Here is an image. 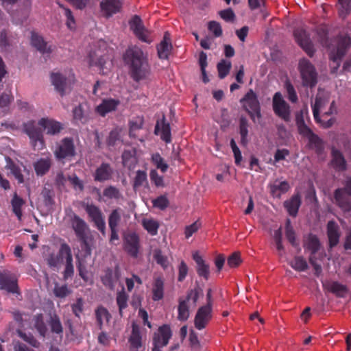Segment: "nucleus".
<instances>
[{
	"mask_svg": "<svg viewBox=\"0 0 351 351\" xmlns=\"http://www.w3.org/2000/svg\"><path fill=\"white\" fill-rule=\"evenodd\" d=\"M51 80L56 90L63 96L68 87L67 78L60 73H51Z\"/></svg>",
	"mask_w": 351,
	"mask_h": 351,
	"instance_id": "nucleus-24",
	"label": "nucleus"
},
{
	"mask_svg": "<svg viewBox=\"0 0 351 351\" xmlns=\"http://www.w3.org/2000/svg\"><path fill=\"white\" fill-rule=\"evenodd\" d=\"M24 131L29 136L34 150H41L45 147L43 132L34 121H29L24 124Z\"/></svg>",
	"mask_w": 351,
	"mask_h": 351,
	"instance_id": "nucleus-7",
	"label": "nucleus"
},
{
	"mask_svg": "<svg viewBox=\"0 0 351 351\" xmlns=\"http://www.w3.org/2000/svg\"><path fill=\"white\" fill-rule=\"evenodd\" d=\"M123 210L121 208L113 209L108 215V226L109 228H118L121 221Z\"/></svg>",
	"mask_w": 351,
	"mask_h": 351,
	"instance_id": "nucleus-40",
	"label": "nucleus"
},
{
	"mask_svg": "<svg viewBox=\"0 0 351 351\" xmlns=\"http://www.w3.org/2000/svg\"><path fill=\"white\" fill-rule=\"evenodd\" d=\"M293 35L297 43L308 56L312 58L315 53V49L311 40L310 35L302 28L295 29L293 32Z\"/></svg>",
	"mask_w": 351,
	"mask_h": 351,
	"instance_id": "nucleus-12",
	"label": "nucleus"
},
{
	"mask_svg": "<svg viewBox=\"0 0 351 351\" xmlns=\"http://www.w3.org/2000/svg\"><path fill=\"white\" fill-rule=\"evenodd\" d=\"M129 25L130 29L140 40L147 43H151L152 40L149 38V32L144 27L140 16L134 15L129 21Z\"/></svg>",
	"mask_w": 351,
	"mask_h": 351,
	"instance_id": "nucleus-14",
	"label": "nucleus"
},
{
	"mask_svg": "<svg viewBox=\"0 0 351 351\" xmlns=\"http://www.w3.org/2000/svg\"><path fill=\"white\" fill-rule=\"evenodd\" d=\"M34 325L38 332L39 335L45 337L47 332V328L44 322L43 315L41 313L37 314L34 317Z\"/></svg>",
	"mask_w": 351,
	"mask_h": 351,
	"instance_id": "nucleus-47",
	"label": "nucleus"
},
{
	"mask_svg": "<svg viewBox=\"0 0 351 351\" xmlns=\"http://www.w3.org/2000/svg\"><path fill=\"white\" fill-rule=\"evenodd\" d=\"M113 174L114 169L110 164L102 162L97 167L93 176L95 182H104L110 180Z\"/></svg>",
	"mask_w": 351,
	"mask_h": 351,
	"instance_id": "nucleus-19",
	"label": "nucleus"
},
{
	"mask_svg": "<svg viewBox=\"0 0 351 351\" xmlns=\"http://www.w3.org/2000/svg\"><path fill=\"white\" fill-rule=\"evenodd\" d=\"M173 49L170 35L168 32H165L163 39L157 46L158 56L161 60H167L170 53Z\"/></svg>",
	"mask_w": 351,
	"mask_h": 351,
	"instance_id": "nucleus-21",
	"label": "nucleus"
},
{
	"mask_svg": "<svg viewBox=\"0 0 351 351\" xmlns=\"http://www.w3.org/2000/svg\"><path fill=\"white\" fill-rule=\"evenodd\" d=\"M130 350L132 351H138L142 347V337L138 326L135 324H132V332L129 337Z\"/></svg>",
	"mask_w": 351,
	"mask_h": 351,
	"instance_id": "nucleus-28",
	"label": "nucleus"
},
{
	"mask_svg": "<svg viewBox=\"0 0 351 351\" xmlns=\"http://www.w3.org/2000/svg\"><path fill=\"white\" fill-rule=\"evenodd\" d=\"M71 291L68 288L66 285L60 286L58 282H56L53 288V293L56 297L59 298H64L69 295Z\"/></svg>",
	"mask_w": 351,
	"mask_h": 351,
	"instance_id": "nucleus-57",
	"label": "nucleus"
},
{
	"mask_svg": "<svg viewBox=\"0 0 351 351\" xmlns=\"http://www.w3.org/2000/svg\"><path fill=\"white\" fill-rule=\"evenodd\" d=\"M327 235L329 241V247H335L339 241L340 234L339 226L334 221H329L327 224Z\"/></svg>",
	"mask_w": 351,
	"mask_h": 351,
	"instance_id": "nucleus-29",
	"label": "nucleus"
},
{
	"mask_svg": "<svg viewBox=\"0 0 351 351\" xmlns=\"http://www.w3.org/2000/svg\"><path fill=\"white\" fill-rule=\"evenodd\" d=\"M0 289L12 293L19 292L17 279L10 271H0Z\"/></svg>",
	"mask_w": 351,
	"mask_h": 351,
	"instance_id": "nucleus-15",
	"label": "nucleus"
},
{
	"mask_svg": "<svg viewBox=\"0 0 351 351\" xmlns=\"http://www.w3.org/2000/svg\"><path fill=\"white\" fill-rule=\"evenodd\" d=\"M38 125L47 130V134L51 135L58 134L63 128L60 122L47 118L40 119Z\"/></svg>",
	"mask_w": 351,
	"mask_h": 351,
	"instance_id": "nucleus-25",
	"label": "nucleus"
},
{
	"mask_svg": "<svg viewBox=\"0 0 351 351\" xmlns=\"http://www.w3.org/2000/svg\"><path fill=\"white\" fill-rule=\"evenodd\" d=\"M298 69L302 78V86L313 88L317 82V74L315 66L306 58L300 60Z\"/></svg>",
	"mask_w": 351,
	"mask_h": 351,
	"instance_id": "nucleus-5",
	"label": "nucleus"
},
{
	"mask_svg": "<svg viewBox=\"0 0 351 351\" xmlns=\"http://www.w3.org/2000/svg\"><path fill=\"white\" fill-rule=\"evenodd\" d=\"M272 107L274 113L286 122L290 121V106L283 99L281 93L276 92L272 100Z\"/></svg>",
	"mask_w": 351,
	"mask_h": 351,
	"instance_id": "nucleus-11",
	"label": "nucleus"
},
{
	"mask_svg": "<svg viewBox=\"0 0 351 351\" xmlns=\"http://www.w3.org/2000/svg\"><path fill=\"white\" fill-rule=\"evenodd\" d=\"M84 208L90 221L99 230L103 235L106 234V221L104 214L100 208L94 204H86Z\"/></svg>",
	"mask_w": 351,
	"mask_h": 351,
	"instance_id": "nucleus-9",
	"label": "nucleus"
},
{
	"mask_svg": "<svg viewBox=\"0 0 351 351\" xmlns=\"http://www.w3.org/2000/svg\"><path fill=\"white\" fill-rule=\"evenodd\" d=\"M290 189L288 182L282 181L279 183H274L271 186V193L274 197H280L282 194L287 193Z\"/></svg>",
	"mask_w": 351,
	"mask_h": 351,
	"instance_id": "nucleus-44",
	"label": "nucleus"
},
{
	"mask_svg": "<svg viewBox=\"0 0 351 351\" xmlns=\"http://www.w3.org/2000/svg\"><path fill=\"white\" fill-rule=\"evenodd\" d=\"M351 45V38L348 36H341L338 37L336 49L332 51L330 54V60L336 63L335 69L340 66L341 59L346 55L348 49Z\"/></svg>",
	"mask_w": 351,
	"mask_h": 351,
	"instance_id": "nucleus-10",
	"label": "nucleus"
},
{
	"mask_svg": "<svg viewBox=\"0 0 351 351\" xmlns=\"http://www.w3.org/2000/svg\"><path fill=\"white\" fill-rule=\"evenodd\" d=\"M25 204V201L18 196L15 193L11 200V205L13 213L17 217L19 220H21L22 218V206Z\"/></svg>",
	"mask_w": 351,
	"mask_h": 351,
	"instance_id": "nucleus-42",
	"label": "nucleus"
},
{
	"mask_svg": "<svg viewBox=\"0 0 351 351\" xmlns=\"http://www.w3.org/2000/svg\"><path fill=\"white\" fill-rule=\"evenodd\" d=\"M290 266L297 271H304L308 269V264L305 258L302 256H296L289 263Z\"/></svg>",
	"mask_w": 351,
	"mask_h": 351,
	"instance_id": "nucleus-48",
	"label": "nucleus"
},
{
	"mask_svg": "<svg viewBox=\"0 0 351 351\" xmlns=\"http://www.w3.org/2000/svg\"><path fill=\"white\" fill-rule=\"evenodd\" d=\"M231 67L230 61L221 60L217 65L219 77L220 79L225 78L228 75Z\"/></svg>",
	"mask_w": 351,
	"mask_h": 351,
	"instance_id": "nucleus-52",
	"label": "nucleus"
},
{
	"mask_svg": "<svg viewBox=\"0 0 351 351\" xmlns=\"http://www.w3.org/2000/svg\"><path fill=\"white\" fill-rule=\"evenodd\" d=\"M147 179L146 172L141 170L137 171L134 180V189L142 186L144 183H147Z\"/></svg>",
	"mask_w": 351,
	"mask_h": 351,
	"instance_id": "nucleus-62",
	"label": "nucleus"
},
{
	"mask_svg": "<svg viewBox=\"0 0 351 351\" xmlns=\"http://www.w3.org/2000/svg\"><path fill=\"white\" fill-rule=\"evenodd\" d=\"M302 136L308 140L307 147L309 149L315 151V152L319 155L322 154L324 150V143L323 140L312 130L306 132Z\"/></svg>",
	"mask_w": 351,
	"mask_h": 351,
	"instance_id": "nucleus-18",
	"label": "nucleus"
},
{
	"mask_svg": "<svg viewBox=\"0 0 351 351\" xmlns=\"http://www.w3.org/2000/svg\"><path fill=\"white\" fill-rule=\"evenodd\" d=\"M328 101V97L321 95L320 93H318L315 97L314 104L312 105L313 114L315 122L319 123L323 128L325 129L331 128L336 121V118L334 117H330L328 120H324L322 119L319 115V110L326 106Z\"/></svg>",
	"mask_w": 351,
	"mask_h": 351,
	"instance_id": "nucleus-6",
	"label": "nucleus"
},
{
	"mask_svg": "<svg viewBox=\"0 0 351 351\" xmlns=\"http://www.w3.org/2000/svg\"><path fill=\"white\" fill-rule=\"evenodd\" d=\"M140 248L139 237L135 232L128 233L124 237L123 249L132 258H137Z\"/></svg>",
	"mask_w": 351,
	"mask_h": 351,
	"instance_id": "nucleus-16",
	"label": "nucleus"
},
{
	"mask_svg": "<svg viewBox=\"0 0 351 351\" xmlns=\"http://www.w3.org/2000/svg\"><path fill=\"white\" fill-rule=\"evenodd\" d=\"M47 263L50 268L55 269L58 268L60 264L62 263V260L59 257L58 254L53 253L49 254L46 258Z\"/></svg>",
	"mask_w": 351,
	"mask_h": 351,
	"instance_id": "nucleus-63",
	"label": "nucleus"
},
{
	"mask_svg": "<svg viewBox=\"0 0 351 351\" xmlns=\"http://www.w3.org/2000/svg\"><path fill=\"white\" fill-rule=\"evenodd\" d=\"M332 202L344 213L351 212V178L344 181L343 186L335 190Z\"/></svg>",
	"mask_w": 351,
	"mask_h": 351,
	"instance_id": "nucleus-3",
	"label": "nucleus"
},
{
	"mask_svg": "<svg viewBox=\"0 0 351 351\" xmlns=\"http://www.w3.org/2000/svg\"><path fill=\"white\" fill-rule=\"evenodd\" d=\"M303 247L306 250L310 251V256H315L321 247V243L315 234L310 233L304 237Z\"/></svg>",
	"mask_w": 351,
	"mask_h": 351,
	"instance_id": "nucleus-26",
	"label": "nucleus"
},
{
	"mask_svg": "<svg viewBox=\"0 0 351 351\" xmlns=\"http://www.w3.org/2000/svg\"><path fill=\"white\" fill-rule=\"evenodd\" d=\"M178 319L180 321H186L189 317V307L186 303V300L182 299L179 300V305L178 307Z\"/></svg>",
	"mask_w": 351,
	"mask_h": 351,
	"instance_id": "nucleus-49",
	"label": "nucleus"
},
{
	"mask_svg": "<svg viewBox=\"0 0 351 351\" xmlns=\"http://www.w3.org/2000/svg\"><path fill=\"white\" fill-rule=\"evenodd\" d=\"M154 207L158 208L162 210L167 208L169 202L165 195H160L152 201Z\"/></svg>",
	"mask_w": 351,
	"mask_h": 351,
	"instance_id": "nucleus-64",
	"label": "nucleus"
},
{
	"mask_svg": "<svg viewBox=\"0 0 351 351\" xmlns=\"http://www.w3.org/2000/svg\"><path fill=\"white\" fill-rule=\"evenodd\" d=\"M97 324L100 330L103 328L104 321L108 323L112 316L108 309L103 306H98L95 311Z\"/></svg>",
	"mask_w": 351,
	"mask_h": 351,
	"instance_id": "nucleus-38",
	"label": "nucleus"
},
{
	"mask_svg": "<svg viewBox=\"0 0 351 351\" xmlns=\"http://www.w3.org/2000/svg\"><path fill=\"white\" fill-rule=\"evenodd\" d=\"M89 65L98 66L101 70L104 69L106 60L102 56H97L95 52H90L88 55Z\"/></svg>",
	"mask_w": 351,
	"mask_h": 351,
	"instance_id": "nucleus-53",
	"label": "nucleus"
},
{
	"mask_svg": "<svg viewBox=\"0 0 351 351\" xmlns=\"http://www.w3.org/2000/svg\"><path fill=\"white\" fill-rule=\"evenodd\" d=\"M51 159L49 157L40 158L34 164L35 172L37 176H43L45 175L51 167Z\"/></svg>",
	"mask_w": 351,
	"mask_h": 351,
	"instance_id": "nucleus-37",
	"label": "nucleus"
},
{
	"mask_svg": "<svg viewBox=\"0 0 351 351\" xmlns=\"http://www.w3.org/2000/svg\"><path fill=\"white\" fill-rule=\"evenodd\" d=\"M117 279V275L113 272L112 269L108 268L105 271V274L101 277V282L105 287L112 290L114 288Z\"/></svg>",
	"mask_w": 351,
	"mask_h": 351,
	"instance_id": "nucleus-39",
	"label": "nucleus"
},
{
	"mask_svg": "<svg viewBox=\"0 0 351 351\" xmlns=\"http://www.w3.org/2000/svg\"><path fill=\"white\" fill-rule=\"evenodd\" d=\"M142 226L144 229H145L147 232L152 236H155L158 234V230L160 226L157 221L153 219L147 218L143 219Z\"/></svg>",
	"mask_w": 351,
	"mask_h": 351,
	"instance_id": "nucleus-46",
	"label": "nucleus"
},
{
	"mask_svg": "<svg viewBox=\"0 0 351 351\" xmlns=\"http://www.w3.org/2000/svg\"><path fill=\"white\" fill-rule=\"evenodd\" d=\"M285 235L287 240L291 244L292 246H298L295 238V232L293 230V228L291 226V221L289 219H287L286 221Z\"/></svg>",
	"mask_w": 351,
	"mask_h": 351,
	"instance_id": "nucleus-54",
	"label": "nucleus"
},
{
	"mask_svg": "<svg viewBox=\"0 0 351 351\" xmlns=\"http://www.w3.org/2000/svg\"><path fill=\"white\" fill-rule=\"evenodd\" d=\"M128 295L123 291L117 292L116 302L119 307V313L121 317L123 316V311L128 307Z\"/></svg>",
	"mask_w": 351,
	"mask_h": 351,
	"instance_id": "nucleus-50",
	"label": "nucleus"
},
{
	"mask_svg": "<svg viewBox=\"0 0 351 351\" xmlns=\"http://www.w3.org/2000/svg\"><path fill=\"white\" fill-rule=\"evenodd\" d=\"M123 59L130 66V75L135 82L146 80L150 75L151 69L147 55L137 46L130 47L125 51Z\"/></svg>",
	"mask_w": 351,
	"mask_h": 351,
	"instance_id": "nucleus-1",
	"label": "nucleus"
},
{
	"mask_svg": "<svg viewBox=\"0 0 351 351\" xmlns=\"http://www.w3.org/2000/svg\"><path fill=\"white\" fill-rule=\"evenodd\" d=\"M324 287L338 298H344L348 292V287L337 281L329 282Z\"/></svg>",
	"mask_w": 351,
	"mask_h": 351,
	"instance_id": "nucleus-35",
	"label": "nucleus"
},
{
	"mask_svg": "<svg viewBox=\"0 0 351 351\" xmlns=\"http://www.w3.org/2000/svg\"><path fill=\"white\" fill-rule=\"evenodd\" d=\"M47 323L50 327L51 332L58 335L60 339H62L63 335V326L60 317L55 313H50Z\"/></svg>",
	"mask_w": 351,
	"mask_h": 351,
	"instance_id": "nucleus-34",
	"label": "nucleus"
},
{
	"mask_svg": "<svg viewBox=\"0 0 351 351\" xmlns=\"http://www.w3.org/2000/svg\"><path fill=\"white\" fill-rule=\"evenodd\" d=\"M119 104L120 101L118 99H104L102 102L97 106L96 111L101 117H105L108 113L114 111Z\"/></svg>",
	"mask_w": 351,
	"mask_h": 351,
	"instance_id": "nucleus-27",
	"label": "nucleus"
},
{
	"mask_svg": "<svg viewBox=\"0 0 351 351\" xmlns=\"http://www.w3.org/2000/svg\"><path fill=\"white\" fill-rule=\"evenodd\" d=\"M337 8L339 17L346 19L351 12V0H338Z\"/></svg>",
	"mask_w": 351,
	"mask_h": 351,
	"instance_id": "nucleus-43",
	"label": "nucleus"
},
{
	"mask_svg": "<svg viewBox=\"0 0 351 351\" xmlns=\"http://www.w3.org/2000/svg\"><path fill=\"white\" fill-rule=\"evenodd\" d=\"M57 254L62 261L64 258H65L66 261H73L71 249L70 246L66 243H62L60 244V247Z\"/></svg>",
	"mask_w": 351,
	"mask_h": 351,
	"instance_id": "nucleus-56",
	"label": "nucleus"
},
{
	"mask_svg": "<svg viewBox=\"0 0 351 351\" xmlns=\"http://www.w3.org/2000/svg\"><path fill=\"white\" fill-rule=\"evenodd\" d=\"M213 318V307L204 305L198 308L194 319L195 327L200 330L206 327Z\"/></svg>",
	"mask_w": 351,
	"mask_h": 351,
	"instance_id": "nucleus-13",
	"label": "nucleus"
},
{
	"mask_svg": "<svg viewBox=\"0 0 351 351\" xmlns=\"http://www.w3.org/2000/svg\"><path fill=\"white\" fill-rule=\"evenodd\" d=\"M152 160L156 167L165 173L168 169V165L165 162L164 159L161 157L160 154H154L152 156Z\"/></svg>",
	"mask_w": 351,
	"mask_h": 351,
	"instance_id": "nucleus-61",
	"label": "nucleus"
},
{
	"mask_svg": "<svg viewBox=\"0 0 351 351\" xmlns=\"http://www.w3.org/2000/svg\"><path fill=\"white\" fill-rule=\"evenodd\" d=\"M332 160L330 164L337 171L342 172L347 169V162L343 154L338 149L332 147L331 149Z\"/></svg>",
	"mask_w": 351,
	"mask_h": 351,
	"instance_id": "nucleus-22",
	"label": "nucleus"
},
{
	"mask_svg": "<svg viewBox=\"0 0 351 351\" xmlns=\"http://www.w3.org/2000/svg\"><path fill=\"white\" fill-rule=\"evenodd\" d=\"M193 259L195 262L197 274L199 277L208 280L210 276V265L206 263L197 252L193 254Z\"/></svg>",
	"mask_w": 351,
	"mask_h": 351,
	"instance_id": "nucleus-23",
	"label": "nucleus"
},
{
	"mask_svg": "<svg viewBox=\"0 0 351 351\" xmlns=\"http://www.w3.org/2000/svg\"><path fill=\"white\" fill-rule=\"evenodd\" d=\"M76 154L74 140L71 137L62 138L57 145L54 151L56 158L60 161L63 160H71Z\"/></svg>",
	"mask_w": 351,
	"mask_h": 351,
	"instance_id": "nucleus-8",
	"label": "nucleus"
},
{
	"mask_svg": "<svg viewBox=\"0 0 351 351\" xmlns=\"http://www.w3.org/2000/svg\"><path fill=\"white\" fill-rule=\"evenodd\" d=\"M295 123L298 133L300 135L311 130V128L305 123L303 110H300V112H297L295 115Z\"/></svg>",
	"mask_w": 351,
	"mask_h": 351,
	"instance_id": "nucleus-51",
	"label": "nucleus"
},
{
	"mask_svg": "<svg viewBox=\"0 0 351 351\" xmlns=\"http://www.w3.org/2000/svg\"><path fill=\"white\" fill-rule=\"evenodd\" d=\"M315 32L318 37V40L324 47H328V29L326 25L321 24L316 27Z\"/></svg>",
	"mask_w": 351,
	"mask_h": 351,
	"instance_id": "nucleus-41",
	"label": "nucleus"
},
{
	"mask_svg": "<svg viewBox=\"0 0 351 351\" xmlns=\"http://www.w3.org/2000/svg\"><path fill=\"white\" fill-rule=\"evenodd\" d=\"M203 294V290L198 285L196 286L194 289H190L186 295L185 299H182L183 300H186V303L190 300L192 301L194 305H196V303L201 295Z\"/></svg>",
	"mask_w": 351,
	"mask_h": 351,
	"instance_id": "nucleus-55",
	"label": "nucleus"
},
{
	"mask_svg": "<svg viewBox=\"0 0 351 351\" xmlns=\"http://www.w3.org/2000/svg\"><path fill=\"white\" fill-rule=\"evenodd\" d=\"M73 119L75 124H85L88 122V118L85 114L81 104L75 107L73 110Z\"/></svg>",
	"mask_w": 351,
	"mask_h": 351,
	"instance_id": "nucleus-45",
	"label": "nucleus"
},
{
	"mask_svg": "<svg viewBox=\"0 0 351 351\" xmlns=\"http://www.w3.org/2000/svg\"><path fill=\"white\" fill-rule=\"evenodd\" d=\"M70 225L86 254L90 255L91 249L88 241V226L86 221L77 215L73 213L70 219Z\"/></svg>",
	"mask_w": 351,
	"mask_h": 351,
	"instance_id": "nucleus-2",
	"label": "nucleus"
},
{
	"mask_svg": "<svg viewBox=\"0 0 351 351\" xmlns=\"http://www.w3.org/2000/svg\"><path fill=\"white\" fill-rule=\"evenodd\" d=\"M153 256L157 264L160 265L164 269H167L169 266L168 258L166 256L162 254L160 250H155Z\"/></svg>",
	"mask_w": 351,
	"mask_h": 351,
	"instance_id": "nucleus-59",
	"label": "nucleus"
},
{
	"mask_svg": "<svg viewBox=\"0 0 351 351\" xmlns=\"http://www.w3.org/2000/svg\"><path fill=\"white\" fill-rule=\"evenodd\" d=\"M154 133L160 135V138L166 143L171 141V134L170 124L166 121L165 116L163 115L162 119L158 120L155 126Z\"/></svg>",
	"mask_w": 351,
	"mask_h": 351,
	"instance_id": "nucleus-20",
	"label": "nucleus"
},
{
	"mask_svg": "<svg viewBox=\"0 0 351 351\" xmlns=\"http://www.w3.org/2000/svg\"><path fill=\"white\" fill-rule=\"evenodd\" d=\"M301 203L300 195L299 193H297L293 195L289 199L286 200L284 202V206L289 215L296 217Z\"/></svg>",
	"mask_w": 351,
	"mask_h": 351,
	"instance_id": "nucleus-30",
	"label": "nucleus"
},
{
	"mask_svg": "<svg viewBox=\"0 0 351 351\" xmlns=\"http://www.w3.org/2000/svg\"><path fill=\"white\" fill-rule=\"evenodd\" d=\"M243 110L248 114L252 121L255 123L256 119L262 117L261 104L257 95L252 89H250L240 99Z\"/></svg>",
	"mask_w": 351,
	"mask_h": 351,
	"instance_id": "nucleus-4",
	"label": "nucleus"
},
{
	"mask_svg": "<svg viewBox=\"0 0 351 351\" xmlns=\"http://www.w3.org/2000/svg\"><path fill=\"white\" fill-rule=\"evenodd\" d=\"M31 44L42 53H51L52 52L51 46H48L43 37L34 32L32 33Z\"/></svg>",
	"mask_w": 351,
	"mask_h": 351,
	"instance_id": "nucleus-32",
	"label": "nucleus"
},
{
	"mask_svg": "<svg viewBox=\"0 0 351 351\" xmlns=\"http://www.w3.org/2000/svg\"><path fill=\"white\" fill-rule=\"evenodd\" d=\"M99 7L102 15L108 19L121 12L122 1L121 0H102Z\"/></svg>",
	"mask_w": 351,
	"mask_h": 351,
	"instance_id": "nucleus-17",
	"label": "nucleus"
},
{
	"mask_svg": "<svg viewBox=\"0 0 351 351\" xmlns=\"http://www.w3.org/2000/svg\"><path fill=\"white\" fill-rule=\"evenodd\" d=\"M285 88L287 93V98L291 103H296L298 100V97L295 90L294 86L292 85L289 80H287L285 82Z\"/></svg>",
	"mask_w": 351,
	"mask_h": 351,
	"instance_id": "nucleus-60",
	"label": "nucleus"
},
{
	"mask_svg": "<svg viewBox=\"0 0 351 351\" xmlns=\"http://www.w3.org/2000/svg\"><path fill=\"white\" fill-rule=\"evenodd\" d=\"M103 195L108 199H119L121 197L119 190L114 186H109L105 188L103 191Z\"/></svg>",
	"mask_w": 351,
	"mask_h": 351,
	"instance_id": "nucleus-58",
	"label": "nucleus"
},
{
	"mask_svg": "<svg viewBox=\"0 0 351 351\" xmlns=\"http://www.w3.org/2000/svg\"><path fill=\"white\" fill-rule=\"evenodd\" d=\"M249 121L244 116H241L239 121V130L241 136L240 143L241 145L246 147L249 143L248 136Z\"/></svg>",
	"mask_w": 351,
	"mask_h": 351,
	"instance_id": "nucleus-36",
	"label": "nucleus"
},
{
	"mask_svg": "<svg viewBox=\"0 0 351 351\" xmlns=\"http://www.w3.org/2000/svg\"><path fill=\"white\" fill-rule=\"evenodd\" d=\"M171 336L172 332L170 326L165 324L159 328L158 333L154 335L153 341H158L160 344H162V346H165L168 344Z\"/></svg>",
	"mask_w": 351,
	"mask_h": 351,
	"instance_id": "nucleus-31",
	"label": "nucleus"
},
{
	"mask_svg": "<svg viewBox=\"0 0 351 351\" xmlns=\"http://www.w3.org/2000/svg\"><path fill=\"white\" fill-rule=\"evenodd\" d=\"M152 300L159 301L164 297L165 281L161 277L154 278L152 284Z\"/></svg>",
	"mask_w": 351,
	"mask_h": 351,
	"instance_id": "nucleus-33",
	"label": "nucleus"
}]
</instances>
